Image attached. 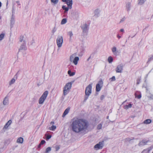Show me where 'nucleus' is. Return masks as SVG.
Listing matches in <instances>:
<instances>
[{
  "instance_id": "a19ab883",
  "label": "nucleus",
  "mask_w": 153,
  "mask_h": 153,
  "mask_svg": "<svg viewBox=\"0 0 153 153\" xmlns=\"http://www.w3.org/2000/svg\"><path fill=\"white\" fill-rule=\"evenodd\" d=\"M56 28L55 27H54L52 31V33L53 34H54V33L56 31Z\"/></svg>"
},
{
  "instance_id": "f03ea898",
  "label": "nucleus",
  "mask_w": 153,
  "mask_h": 153,
  "mask_svg": "<svg viewBox=\"0 0 153 153\" xmlns=\"http://www.w3.org/2000/svg\"><path fill=\"white\" fill-rule=\"evenodd\" d=\"M72 84L71 82H68L65 85L63 88V90L64 95H66L69 92L71 87Z\"/></svg>"
},
{
  "instance_id": "4be33fe9",
  "label": "nucleus",
  "mask_w": 153,
  "mask_h": 153,
  "mask_svg": "<svg viewBox=\"0 0 153 153\" xmlns=\"http://www.w3.org/2000/svg\"><path fill=\"white\" fill-rule=\"evenodd\" d=\"M152 70V69L147 74H146L145 76L144 79V86H145V84H147V77H148L149 74L151 72Z\"/></svg>"
},
{
  "instance_id": "5fc2aeb1",
  "label": "nucleus",
  "mask_w": 153,
  "mask_h": 153,
  "mask_svg": "<svg viewBox=\"0 0 153 153\" xmlns=\"http://www.w3.org/2000/svg\"><path fill=\"white\" fill-rule=\"evenodd\" d=\"M104 97V96L102 95V96H101V100H102V99H103Z\"/></svg>"
},
{
  "instance_id": "6ab92c4d",
  "label": "nucleus",
  "mask_w": 153,
  "mask_h": 153,
  "mask_svg": "<svg viewBox=\"0 0 153 153\" xmlns=\"http://www.w3.org/2000/svg\"><path fill=\"white\" fill-rule=\"evenodd\" d=\"M131 4L130 3H128L126 5V9L127 11H129L131 9Z\"/></svg>"
},
{
  "instance_id": "b1692460",
  "label": "nucleus",
  "mask_w": 153,
  "mask_h": 153,
  "mask_svg": "<svg viewBox=\"0 0 153 153\" xmlns=\"http://www.w3.org/2000/svg\"><path fill=\"white\" fill-rule=\"evenodd\" d=\"M146 0H138V4L139 5L143 4L146 1Z\"/></svg>"
},
{
  "instance_id": "473e14b6",
  "label": "nucleus",
  "mask_w": 153,
  "mask_h": 153,
  "mask_svg": "<svg viewBox=\"0 0 153 153\" xmlns=\"http://www.w3.org/2000/svg\"><path fill=\"white\" fill-rule=\"evenodd\" d=\"M68 34L70 36V39L71 40V37L73 36L72 32L71 31H69L68 32Z\"/></svg>"
},
{
  "instance_id": "423d86ee",
  "label": "nucleus",
  "mask_w": 153,
  "mask_h": 153,
  "mask_svg": "<svg viewBox=\"0 0 153 153\" xmlns=\"http://www.w3.org/2000/svg\"><path fill=\"white\" fill-rule=\"evenodd\" d=\"M92 84H90L86 88L85 91V94L86 96L85 97V100H86L88 98V96L90 95L91 93Z\"/></svg>"
},
{
  "instance_id": "ea45409f",
  "label": "nucleus",
  "mask_w": 153,
  "mask_h": 153,
  "mask_svg": "<svg viewBox=\"0 0 153 153\" xmlns=\"http://www.w3.org/2000/svg\"><path fill=\"white\" fill-rule=\"evenodd\" d=\"M153 59V55L152 56L149 58L147 62H149Z\"/></svg>"
},
{
  "instance_id": "13d9d810",
  "label": "nucleus",
  "mask_w": 153,
  "mask_h": 153,
  "mask_svg": "<svg viewBox=\"0 0 153 153\" xmlns=\"http://www.w3.org/2000/svg\"><path fill=\"white\" fill-rule=\"evenodd\" d=\"M67 0H62V1L63 2H66V1H67Z\"/></svg>"
},
{
  "instance_id": "37998d69",
  "label": "nucleus",
  "mask_w": 153,
  "mask_h": 153,
  "mask_svg": "<svg viewBox=\"0 0 153 153\" xmlns=\"http://www.w3.org/2000/svg\"><path fill=\"white\" fill-rule=\"evenodd\" d=\"M140 79H138L137 80L136 83L137 85H138L140 82Z\"/></svg>"
},
{
  "instance_id": "ddd939ff",
  "label": "nucleus",
  "mask_w": 153,
  "mask_h": 153,
  "mask_svg": "<svg viewBox=\"0 0 153 153\" xmlns=\"http://www.w3.org/2000/svg\"><path fill=\"white\" fill-rule=\"evenodd\" d=\"M148 141L146 140H143L140 141L139 143V146H142L145 145L148 143Z\"/></svg>"
},
{
  "instance_id": "f704fd0d",
  "label": "nucleus",
  "mask_w": 153,
  "mask_h": 153,
  "mask_svg": "<svg viewBox=\"0 0 153 153\" xmlns=\"http://www.w3.org/2000/svg\"><path fill=\"white\" fill-rule=\"evenodd\" d=\"M5 34L4 33H1L0 35V41H1L4 38Z\"/></svg>"
},
{
  "instance_id": "e433bc0d",
  "label": "nucleus",
  "mask_w": 153,
  "mask_h": 153,
  "mask_svg": "<svg viewBox=\"0 0 153 153\" xmlns=\"http://www.w3.org/2000/svg\"><path fill=\"white\" fill-rule=\"evenodd\" d=\"M148 97L150 100H153V95L150 94L148 96Z\"/></svg>"
},
{
  "instance_id": "2f4dec72",
  "label": "nucleus",
  "mask_w": 153,
  "mask_h": 153,
  "mask_svg": "<svg viewBox=\"0 0 153 153\" xmlns=\"http://www.w3.org/2000/svg\"><path fill=\"white\" fill-rule=\"evenodd\" d=\"M68 74H69L70 76H72L75 75V73L74 72H71L70 70H69L68 71Z\"/></svg>"
},
{
  "instance_id": "72a5a7b5",
  "label": "nucleus",
  "mask_w": 153,
  "mask_h": 153,
  "mask_svg": "<svg viewBox=\"0 0 153 153\" xmlns=\"http://www.w3.org/2000/svg\"><path fill=\"white\" fill-rule=\"evenodd\" d=\"M67 22V19H63L62 20L61 24L62 25L66 23Z\"/></svg>"
},
{
  "instance_id": "58836bf2",
  "label": "nucleus",
  "mask_w": 153,
  "mask_h": 153,
  "mask_svg": "<svg viewBox=\"0 0 153 153\" xmlns=\"http://www.w3.org/2000/svg\"><path fill=\"white\" fill-rule=\"evenodd\" d=\"M102 125L101 123L99 124L97 126V128L98 129H100L101 128Z\"/></svg>"
},
{
  "instance_id": "4c0bfd02",
  "label": "nucleus",
  "mask_w": 153,
  "mask_h": 153,
  "mask_svg": "<svg viewBox=\"0 0 153 153\" xmlns=\"http://www.w3.org/2000/svg\"><path fill=\"white\" fill-rule=\"evenodd\" d=\"M115 77L114 76H113L111 78L109 79V80L111 81H114L115 80Z\"/></svg>"
},
{
  "instance_id": "f3484780",
  "label": "nucleus",
  "mask_w": 153,
  "mask_h": 153,
  "mask_svg": "<svg viewBox=\"0 0 153 153\" xmlns=\"http://www.w3.org/2000/svg\"><path fill=\"white\" fill-rule=\"evenodd\" d=\"M70 109V108L69 107L65 110L62 115L63 117H65L69 113Z\"/></svg>"
},
{
  "instance_id": "4468645a",
  "label": "nucleus",
  "mask_w": 153,
  "mask_h": 153,
  "mask_svg": "<svg viewBox=\"0 0 153 153\" xmlns=\"http://www.w3.org/2000/svg\"><path fill=\"white\" fill-rule=\"evenodd\" d=\"M3 104L4 105H7L9 104V100L8 97H6L4 99Z\"/></svg>"
},
{
  "instance_id": "aec40b11",
  "label": "nucleus",
  "mask_w": 153,
  "mask_h": 153,
  "mask_svg": "<svg viewBox=\"0 0 153 153\" xmlns=\"http://www.w3.org/2000/svg\"><path fill=\"white\" fill-rule=\"evenodd\" d=\"M100 10L99 9H96L94 12V16L96 17H98L99 15Z\"/></svg>"
},
{
  "instance_id": "09e8293b",
  "label": "nucleus",
  "mask_w": 153,
  "mask_h": 153,
  "mask_svg": "<svg viewBox=\"0 0 153 153\" xmlns=\"http://www.w3.org/2000/svg\"><path fill=\"white\" fill-rule=\"evenodd\" d=\"M16 2L17 4L18 5H21L20 4V2L19 1H16Z\"/></svg>"
},
{
  "instance_id": "79ce46f5",
  "label": "nucleus",
  "mask_w": 153,
  "mask_h": 153,
  "mask_svg": "<svg viewBox=\"0 0 153 153\" xmlns=\"http://www.w3.org/2000/svg\"><path fill=\"white\" fill-rule=\"evenodd\" d=\"M55 148L56 151H58L59 149L60 148L59 146H58V145L56 146L55 147Z\"/></svg>"
},
{
  "instance_id": "cd10ccee",
  "label": "nucleus",
  "mask_w": 153,
  "mask_h": 153,
  "mask_svg": "<svg viewBox=\"0 0 153 153\" xmlns=\"http://www.w3.org/2000/svg\"><path fill=\"white\" fill-rule=\"evenodd\" d=\"M16 79L14 78H12L9 82V85H11L12 84L14 83L15 82Z\"/></svg>"
},
{
  "instance_id": "a878e982",
  "label": "nucleus",
  "mask_w": 153,
  "mask_h": 153,
  "mask_svg": "<svg viewBox=\"0 0 153 153\" xmlns=\"http://www.w3.org/2000/svg\"><path fill=\"white\" fill-rule=\"evenodd\" d=\"M152 122L150 119H148L145 120L143 122V123L145 124H149L150 123Z\"/></svg>"
},
{
  "instance_id": "dca6fc26",
  "label": "nucleus",
  "mask_w": 153,
  "mask_h": 153,
  "mask_svg": "<svg viewBox=\"0 0 153 153\" xmlns=\"http://www.w3.org/2000/svg\"><path fill=\"white\" fill-rule=\"evenodd\" d=\"M15 22V16H12L10 19V25L12 26L14 24Z\"/></svg>"
},
{
  "instance_id": "a211bd4d",
  "label": "nucleus",
  "mask_w": 153,
  "mask_h": 153,
  "mask_svg": "<svg viewBox=\"0 0 153 153\" xmlns=\"http://www.w3.org/2000/svg\"><path fill=\"white\" fill-rule=\"evenodd\" d=\"M73 15L76 18H77L79 17V13L78 11L75 10L73 13Z\"/></svg>"
},
{
  "instance_id": "bf43d9fd",
  "label": "nucleus",
  "mask_w": 153,
  "mask_h": 153,
  "mask_svg": "<svg viewBox=\"0 0 153 153\" xmlns=\"http://www.w3.org/2000/svg\"><path fill=\"white\" fill-rule=\"evenodd\" d=\"M41 145L40 144H39V145H38V148H40V146H41Z\"/></svg>"
},
{
  "instance_id": "20e7f679",
  "label": "nucleus",
  "mask_w": 153,
  "mask_h": 153,
  "mask_svg": "<svg viewBox=\"0 0 153 153\" xmlns=\"http://www.w3.org/2000/svg\"><path fill=\"white\" fill-rule=\"evenodd\" d=\"M48 92L47 91H45L43 93L42 96L40 98L39 101V103L40 104H43L48 95Z\"/></svg>"
},
{
  "instance_id": "6e6d98bb",
  "label": "nucleus",
  "mask_w": 153,
  "mask_h": 153,
  "mask_svg": "<svg viewBox=\"0 0 153 153\" xmlns=\"http://www.w3.org/2000/svg\"><path fill=\"white\" fill-rule=\"evenodd\" d=\"M91 58V56H90L89 57V58L88 59H87V61H89V59H90Z\"/></svg>"
},
{
  "instance_id": "c85d7f7f",
  "label": "nucleus",
  "mask_w": 153,
  "mask_h": 153,
  "mask_svg": "<svg viewBox=\"0 0 153 153\" xmlns=\"http://www.w3.org/2000/svg\"><path fill=\"white\" fill-rule=\"evenodd\" d=\"M56 128V126H55L53 125L51 127L49 128L48 129L51 131H54Z\"/></svg>"
},
{
  "instance_id": "6e6552de",
  "label": "nucleus",
  "mask_w": 153,
  "mask_h": 153,
  "mask_svg": "<svg viewBox=\"0 0 153 153\" xmlns=\"http://www.w3.org/2000/svg\"><path fill=\"white\" fill-rule=\"evenodd\" d=\"M123 65L122 64H120L117 66L115 69L117 73H122L123 70Z\"/></svg>"
},
{
  "instance_id": "de8ad7c7",
  "label": "nucleus",
  "mask_w": 153,
  "mask_h": 153,
  "mask_svg": "<svg viewBox=\"0 0 153 153\" xmlns=\"http://www.w3.org/2000/svg\"><path fill=\"white\" fill-rule=\"evenodd\" d=\"M135 96L136 97H137L138 99H140L141 97V94L138 95L137 97L136 96V94H135Z\"/></svg>"
},
{
  "instance_id": "052dcab7",
  "label": "nucleus",
  "mask_w": 153,
  "mask_h": 153,
  "mask_svg": "<svg viewBox=\"0 0 153 153\" xmlns=\"http://www.w3.org/2000/svg\"><path fill=\"white\" fill-rule=\"evenodd\" d=\"M1 6V2H0V8Z\"/></svg>"
},
{
  "instance_id": "f8f14e48",
  "label": "nucleus",
  "mask_w": 153,
  "mask_h": 153,
  "mask_svg": "<svg viewBox=\"0 0 153 153\" xmlns=\"http://www.w3.org/2000/svg\"><path fill=\"white\" fill-rule=\"evenodd\" d=\"M20 42L23 44V45L21 46V48L22 49H25L26 48L25 45V42L24 40L23 37H21L19 40Z\"/></svg>"
},
{
  "instance_id": "39448f33",
  "label": "nucleus",
  "mask_w": 153,
  "mask_h": 153,
  "mask_svg": "<svg viewBox=\"0 0 153 153\" xmlns=\"http://www.w3.org/2000/svg\"><path fill=\"white\" fill-rule=\"evenodd\" d=\"M63 42V39L62 36H58L56 39V43L58 48H61Z\"/></svg>"
},
{
  "instance_id": "393cba45",
  "label": "nucleus",
  "mask_w": 153,
  "mask_h": 153,
  "mask_svg": "<svg viewBox=\"0 0 153 153\" xmlns=\"http://www.w3.org/2000/svg\"><path fill=\"white\" fill-rule=\"evenodd\" d=\"M23 142V139L22 137H20L18 138L17 140V142L20 143H22Z\"/></svg>"
},
{
  "instance_id": "c9c22d12",
  "label": "nucleus",
  "mask_w": 153,
  "mask_h": 153,
  "mask_svg": "<svg viewBox=\"0 0 153 153\" xmlns=\"http://www.w3.org/2000/svg\"><path fill=\"white\" fill-rule=\"evenodd\" d=\"M51 1L52 3H53L54 4H56L58 3L59 0H51Z\"/></svg>"
},
{
  "instance_id": "c03bdc74",
  "label": "nucleus",
  "mask_w": 153,
  "mask_h": 153,
  "mask_svg": "<svg viewBox=\"0 0 153 153\" xmlns=\"http://www.w3.org/2000/svg\"><path fill=\"white\" fill-rule=\"evenodd\" d=\"M51 137V135H48L46 137V140H48L50 139Z\"/></svg>"
},
{
  "instance_id": "680f3d73",
  "label": "nucleus",
  "mask_w": 153,
  "mask_h": 153,
  "mask_svg": "<svg viewBox=\"0 0 153 153\" xmlns=\"http://www.w3.org/2000/svg\"><path fill=\"white\" fill-rule=\"evenodd\" d=\"M150 149H149V150L148 151H149H149H150Z\"/></svg>"
},
{
  "instance_id": "603ef678",
  "label": "nucleus",
  "mask_w": 153,
  "mask_h": 153,
  "mask_svg": "<svg viewBox=\"0 0 153 153\" xmlns=\"http://www.w3.org/2000/svg\"><path fill=\"white\" fill-rule=\"evenodd\" d=\"M120 31L121 32H123L124 31V29H121L120 30Z\"/></svg>"
},
{
  "instance_id": "412c9836",
  "label": "nucleus",
  "mask_w": 153,
  "mask_h": 153,
  "mask_svg": "<svg viewBox=\"0 0 153 153\" xmlns=\"http://www.w3.org/2000/svg\"><path fill=\"white\" fill-rule=\"evenodd\" d=\"M62 8L63 10H64V13H66L68 11L69 9H70L68 7H66V6L63 5L62 7Z\"/></svg>"
},
{
  "instance_id": "9d476101",
  "label": "nucleus",
  "mask_w": 153,
  "mask_h": 153,
  "mask_svg": "<svg viewBox=\"0 0 153 153\" xmlns=\"http://www.w3.org/2000/svg\"><path fill=\"white\" fill-rule=\"evenodd\" d=\"M113 53L115 56H117L119 53L118 50L116 47L114 46L111 49Z\"/></svg>"
},
{
  "instance_id": "5701e85b",
  "label": "nucleus",
  "mask_w": 153,
  "mask_h": 153,
  "mask_svg": "<svg viewBox=\"0 0 153 153\" xmlns=\"http://www.w3.org/2000/svg\"><path fill=\"white\" fill-rule=\"evenodd\" d=\"M12 123L11 120H9L4 126V128H7Z\"/></svg>"
},
{
  "instance_id": "0eeeda50",
  "label": "nucleus",
  "mask_w": 153,
  "mask_h": 153,
  "mask_svg": "<svg viewBox=\"0 0 153 153\" xmlns=\"http://www.w3.org/2000/svg\"><path fill=\"white\" fill-rule=\"evenodd\" d=\"M103 82L102 81L100 80L98 83L97 84L96 87V90L97 91H100L103 85Z\"/></svg>"
},
{
  "instance_id": "2eb2a0df",
  "label": "nucleus",
  "mask_w": 153,
  "mask_h": 153,
  "mask_svg": "<svg viewBox=\"0 0 153 153\" xmlns=\"http://www.w3.org/2000/svg\"><path fill=\"white\" fill-rule=\"evenodd\" d=\"M66 4H67L68 7L69 8L71 9L72 8V0H67V1Z\"/></svg>"
},
{
  "instance_id": "4d7b16f0",
  "label": "nucleus",
  "mask_w": 153,
  "mask_h": 153,
  "mask_svg": "<svg viewBox=\"0 0 153 153\" xmlns=\"http://www.w3.org/2000/svg\"><path fill=\"white\" fill-rule=\"evenodd\" d=\"M0 107L2 109L4 108V106L2 105H1Z\"/></svg>"
},
{
  "instance_id": "a18cd8bd",
  "label": "nucleus",
  "mask_w": 153,
  "mask_h": 153,
  "mask_svg": "<svg viewBox=\"0 0 153 153\" xmlns=\"http://www.w3.org/2000/svg\"><path fill=\"white\" fill-rule=\"evenodd\" d=\"M45 143V140H43L41 141L40 144L42 145L43 144Z\"/></svg>"
},
{
  "instance_id": "bb28decb",
  "label": "nucleus",
  "mask_w": 153,
  "mask_h": 153,
  "mask_svg": "<svg viewBox=\"0 0 153 153\" xmlns=\"http://www.w3.org/2000/svg\"><path fill=\"white\" fill-rule=\"evenodd\" d=\"M132 105L131 104H129L128 105H126L124 107V109H128L129 108L132 107Z\"/></svg>"
},
{
  "instance_id": "1a4fd4ad",
  "label": "nucleus",
  "mask_w": 153,
  "mask_h": 153,
  "mask_svg": "<svg viewBox=\"0 0 153 153\" xmlns=\"http://www.w3.org/2000/svg\"><path fill=\"white\" fill-rule=\"evenodd\" d=\"M103 146V143L102 142H99L94 146V148L97 150L102 149Z\"/></svg>"
},
{
  "instance_id": "7c9ffc66",
  "label": "nucleus",
  "mask_w": 153,
  "mask_h": 153,
  "mask_svg": "<svg viewBox=\"0 0 153 153\" xmlns=\"http://www.w3.org/2000/svg\"><path fill=\"white\" fill-rule=\"evenodd\" d=\"M108 60L109 63H111L113 61V58L111 56H109L108 58Z\"/></svg>"
},
{
  "instance_id": "c756f323",
  "label": "nucleus",
  "mask_w": 153,
  "mask_h": 153,
  "mask_svg": "<svg viewBox=\"0 0 153 153\" xmlns=\"http://www.w3.org/2000/svg\"><path fill=\"white\" fill-rule=\"evenodd\" d=\"M15 10H16L15 7V6H13V7H12V16H14Z\"/></svg>"
},
{
  "instance_id": "f257e3e1",
  "label": "nucleus",
  "mask_w": 153,
  "mask_h": 153,
  "mask_svg": "<svg viewBox=\"0 0 153 153\" xmlns=\"http://www.w3.org/2000/svg\"><path fill=\"white\" fill-rule=\"evenodd\" d=\"M71 127L74 132L85 134L87 130L88 124L87 121L83 119L74 118L71 120Z\"/></svg>"
},
{
  "instance_id": "3c124183",
  "label": "nucleus",
  "mask_w": 153,
  "mask_h": 153,
  "mask_svg": "<svg viewBox=\"0 0 153 153\" xmlns=\"http://www.w3.org/2000/svg\"><path fill=\"white\" fill-rule=\"evenodd\" d=\"M117 37L119 39L121 38V36H119V35H117Z\"/></svg>"
},
{
  "instance_id": "9b49d317",
  "label": "nucleus",
  "mask_w": 153,
  "mask_h": 153,
  "mask_svg": "<svg viewBox=\"0 0 153 153\" xmlns=\"http://www.w3.org/2000/svg\"><path fill=\"white\" fill-rule=\"evenodd\" d=\"M82 29L83 32L85 34H87L88 31V27L87 25L86 24H84L82 26Z\"/></svg>"
},
{
  "instance_id": "8fccbe9b",
  "label": "nucleus",
  "mask_w": 153,
  "mask_h": 153,
  "mask_svg": "<svg viewBox=\"0 0 153 153\" xmlns=\"http://www.w3.org/2000/svg\"><path fill=\"white\" fill-rule=\"evenodd\" d=\"M125 18H123L121 20H120V22H123L124 20H125Z\"/></svg>"
},
{
  "instance_id": "7ed1b4c3",
  "label": "nucleus",
  "mask_w": 153,
  "mask_h": 153,
  "mask_svg": "<svg viewBox=\"0 0 153 153\" xmlns=\"http://www.w3.org/2000/svg\"><path fill=\"white\" fill-rule=\"evenodd\" d=\"M76 54H73L71 55L70 57V61L73 62L75 65H76L78 64V62L79 60V58L78 56H76Z\"/></svg>"
},
{
  "instance_id": "49530a36",
  "label": "nucleus",
  "mask_w": 153,
  "mask_h": 153,
  "mask_svg": "<svg viewBox=\"0 0 153 153\" xmlns=\"http://www.w3.org/2000/svg\"><path fill=\"white\" fill-rule=\"evenodd\" d=\"M134 139V138H133L132 139H131L130 138H127L126 139V140L127 141H130L131 140H133Z\"/></svg>"
},
{
  "instance_id": "864d4df0",
  "label": "nucleus",
  "mask_w": 153,
  "mask_h": 153,
  "mask_svg": "<svg viewBox=\"0 0 153 153\" xmlns=\"http://www.w3.org/2000/svg\"><path fill=\"white\" fill-rule=\"evenodd\" d=\"M54 124V122L53 121H51V123H50V124Z\"/></svg>"
},
{
  "instance_id": "e2e57ef3",
  "label": "nucleus",
  "mask_w": 153,
  "mask_h": 153,
  "mask_svg": "<svg viewBox=\"0 0 153 153\" xmlns=\"http://www.w3.org/2000/svg\"><path fill=\"white\" fill-rule=\"evenodd\" d=\"M145 88H146V86H145Z\"/></svg>"
}]
</instances>
